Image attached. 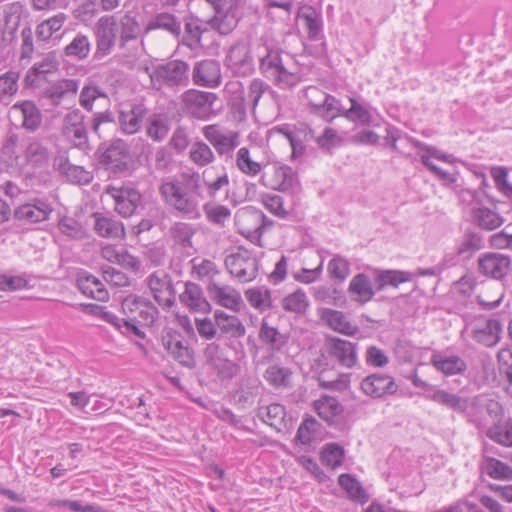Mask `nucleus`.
Masks as SVG:
<instances>
[{
	"label": "nucleus",
	"instance_id": "obj_1",
	"mask_svg": "<svg viewBox=\"0 0 512 512\" xmlns=\"http://www.w3.org/2000/svg\"><path fill=\"white\" fill-rule=\"evenodd\" d=\"M164 202L188 219L200 217L199 198L201 183L199 174L184 173L180 177L165 181L159 187Z\"/></svg>",
	"mask_w": 512,
	"mask_h": 512
},
{
	"label": "nucleus",
	"instance_id": "obj_2",
	"mask_svg": "<svg viewBox=\"0 0 512 512\" xmlns=\"http://www.w3.org/2000/svg\"><path fill=\"white\" fill-rule=\"evenodd\" d=\"M283 53L284 51L274 41L265 37L260 38V44L257 46L260 73L274 86L291 89L301 81V77L286 67L282 58Z\"/></svg>",
	"mask_w": 512,
	"mask_h": 512
},
{
	"label": "nucleus",
	"instance_id": "obj_3",
	"mask_svg": "<svg viewBox=\"0 0 512 512\" xmlns=\"http://www.w3.org/2000/svg\"><path fill=\"white\" fill-rule=\"evenodd\" d=\"M101 137V127L103 125L115 124L113 112L106 110L93 115L90 121L80 109H73L65 114L62 121V134L75 147L87 149L89 147L88 128Z\"/></svg>",
	"mask_w": 512,
	"mask_h": 512
},
{
	"label": "nucleus",
	"instance_id": "obj_4",
	"mask_svg": "<svg viewBox=\"0 0 512 512\" xmlns=\"http://www.w3.org/2000/svg\"><path fill=\"white\" fill-rule=\"evenodd\" d=\"M331 360L342 367L353 368L358 361L357 343L335 336H326L318 364L328 366Z\"/></svg>",
	"mask_w": 512,
	"mask_h": 512
},
{
	"label": "nucleus",
	"instance_id": "obj_5",
	"mask_svg": "<svg viewBox=\"0 0 512 512\" xmlns=\"http://www.w3.org/2000/svg\"><path fill=\"white\" fill-rule=\"evenodd\" d=\"M224 63L236 76L247 77L255 70L249 37H241L228 48Z\"/></svg>",
	"mask_w": 512,
	"mask_h": 512
},
{
	"label": "nucleus",
	"instance_id": "obj_6",
	"mask_svg": "<svg viewBox=\"0 0 512 512\" xmlns=\"http://www.w3.org/2000/svg\"><path fill=\"white\" fill-rule=\"evenodd\" d=\"M218 97L213 92L190 89L181 96L182 111L185 115L197 120H209L215 115L213 105Z\"/></svg>",
	"mask_w": 512,
	"mask_h": 512
},
{
	"label": "nucleus",
	"instance_id": "obj_7",
	"mask_svg": "<svg viewBox=\"0 0 512 512\" xmlns=\"http://www.w3.org/2000/svg\"><path fill=\"white\" fill-rule=\"evenodd\" d=\"M225 266L229 273L242 283L254 280L259 270V260L252 251L239 246L237 250L226 256Z\"/></svg>",
	"mask_w": 512,
	"mask_h": 512
},
{
	"label": "nucleus",
	"instance_id": "obj_8",
	"mask_svg": "<svg viewBox=\"0 0 512 512\" xmlns=\"http://www.w3.org/2000/svg\"><path fill=\"white\" fill-rule=\"evenodd\" d=\"M96 48L93 61L99 62L111 54L118 38L116 17L114 15L101 16L94 25Z\"/></svg>",
	"mask_w": 512,
	"mask_h": 512
},
{
	"label": "nucleus",
	"instance_id": "obj_9",
	"mask_svg": "<svg viewBox=\"0 0 512 512\" xmlns=\"http://www.w3.org/2000/svg\"><path fill=\"white\" fill-rule=\"evenodd\" d=\"M189 65L182 60H171L153 67L151 81L169 88L186 86L189 80Z\"/></svg>",
	"mask_w": 512,
	"mask_h": 512
},
{
	"label": "nucleus",
	"instance_id": "obj_10",
	"mask_svg": "<svg viewBox=\"0 0 512 512\" xmlns=\"http://www.w3.org/2000/svg\"><path fill=\"white\" fill-rule=\"evenodd\" d=\"M29 16L28 10L16 1L3 6L0 12V45L8 46L16 40L20 23Z\"/></svg>",
	"mask_w": 512,
	"mask_h": 512
},
{
	"label": "nucleus",
	"instance_id": "obj_11",
	"mask_svg": "<svg viewBox=\"0 0 512 512\" xmlns=\"http://www.w3.org/2000/svg\"><path fill=\"white\" fill-rule=\"evenodd\" d=\"M100 164L110 173L120 175L130 169L132 158L123 140H114L100 155Z\"/></svg>",
	"mask_w": 512,
	"mask_h": 512
},
{
	"label": "nucleus",
	"instance_id": "obj_12",
	"mask_svg": "<svg viewBox=\"0 0 512 512\" xmlns=\"http://www.w3.org/2000/svg\"><path fill=\"white\" fill-rule=\"evenodd\" d=\"M147 285L154 300L162 307L171 308L175 304L176 290L169 274L155 271L147 277Z\"/></svg>",
	"mask_w": 512,
	"mask_h": 512
},
{
	"label": "nucleus",
	"instance_id": "obj_13",
	"mask_svg": "<svg viewBox=\"0 0 512 512\" xmlns=\"http://www.w3.org/2000/svg\"><path fill=\"white\" fill-rule=\"evenodd\" d=\"M361 391L372 399H385L398 392L399 386L395 379L382 373H372L360 382Z\"/></svg>",
	"mask_w": 512,
	"mask_h": 512
},
{
	"label": "nucleus",
	"instance_id": "obj_14",
	"mask_svg": "<svg viewBox=\"0 0 512 512\" xmlns=\"http://www.w3.org/2000/svg\"><path fill=\"white\" fill-rule=\"evenodd\" d=\"M53 208L44 198H32L14 210V219L24 224H36L49 219Z\"/></svg>",
	"mask_w": 512,
	"mask_h": 512
},
{
	"label": "nucleus",
	"instance_id": "obj_15",
	"mask_svg": "<svg viewBox=\"0 0 512 512\" xmlns=\"http://www.w3.org/2000/svg\"><path fill=\"white\" fill-rule=\"evenodd\" d=\"M162 344L179 364L189 369L195 367L194 351L183 344L182 336L179 332L168 331L162 336Z\"/></svg>",
	"mask_w": 512,
	"mask_h": 512
},
{
	"label": "nucleus",
	"instance_id": "obj_16",
	"mask_svg": "<svg viewBox=\"0 0 512 512\" xmlns=\"http://www.w3.org/2000/svg\"><path fill=\"white\" fill-rule=\"evenodd\" d=\"M111 195L115 202V210L123 217L136 214L142 205V195L132 187L113 188Z\"/></svg>",
	"mask_w": 512,
	"mask_h": 512
},
{
	"label": "nucleus",
	"instance_id": "obj_17",
	"mask_svg": "<svg viewBox=\"0 0 512 512\" xmlns=\"http://www.w3.org/2000/svg\"><path fill=\"white\" fill-rule=\"evenodd\" d=\"M147 114V108L142 103H132L123 106L117 117V124L120 130L127 135L137 133L141 123Z\"/></svg>",
	"mask_w": 512,
	"mask_h": 512
},
{
	"label": "nucleus",
	"instance_id": "obj_18",
	"mask_svg": "<svg viewBox=\"0 0 512 512\" xmlns=\"http://www.w3.org/2000/svg\"><path fill=\"white\" fill-rule=\"evenodd\" d=\"M194 84L215 88L221 83L220 64L214 59H205L195 63L192 71Z\"/></svg>",
	"mask_w": 512,
	"mask_h": 512
},
{
	"label": "nucleus",
	"instance_id": "obj_19",
	"mask_svg": "<svg viewBox=\"0 0 512 512\" xmlns=\"http://www.w3.org/2000/svg\"><path fill=\"white\" fill-rule=\"evenodd\" d=\"M511 258L501 253H486L478 260L479 272L494 279H502L509 271Z\"/></svg>",
	"mask_w": 512,
	"mask_h": 512
},
{
	"label": "nucleus",
	"instance_id": "obj_20",
	"mask_svg": "<svg viewBox=\"0 0 512 512\" xmlns=\"http://www.w3.org/2000/svg\"><path fill=\"white\" fill-rule=\"evenodd\" d=\"M203 135L215 148L219 155L230 154L238 145V133L229 131L221 132L217 125H208L203 128Z\"/></svg>",
	"mask_w": 512,
	"mask_h": 512
},
{
	"label": "nucleus",
	"instance_id": "obj_21",
	"mask_svg": "<svg viewBox=\"0 0 512 512\" xmlns=\"http://www.w3.org/2000/svg\"><path fill=\"white\" fill-rule=\"evenodd\" d=\"M169 237L174 245L179 247L187 256L196 253L192 238L197 233V228L187 222H174L169 228Z\"/></svg>",
	"mask_w": 512,
	"mask_h": 512
},
{
	"label": "nucleus",
	"instance_id": "obj_22",
	"mask_svg": "<svg viewBox=\"0 0 512 512\" xmlns=\"http://www.w3.org/2000/svg\"><path fill=\"white\" fill-rule=\"evenodd\" d=\"M92 217L94 218V231L100 237L120 239L125 236V228L121 221L99 212L93 213Z\"/></svg>",
	"mask_w": 512,
	"mask_h": 512
},
{
	"label": "nucleus",
	"instance_id": "obj_23",
	"mask_svg": "<svg viewBox=\"0 0 512 512\" xmlns=\"http://www.w3.org/2000/svg\"><path fill=\"white\" fill-rule=\"evenodd\" d=\"M214 12V16L207 21V24L220 35L231 34L241 18L239 9L228 8V10H214Z\"/></svg>",
	"mask_w": 512,
	"mask_h": 512
},
{
	"label": "nucleus",
	"instance_id": "obj_24",
	"mask_svg": "<svg viewBox=\"0 0 512 512\" xmlns=\"http://www.w3.org/2000/svg\"><path fill=\"white\" fill-rule=\"evenodd\" d=\"M11 111L12 113H18L21 115V126L25 130L35 132L41 126L42 114L33 101L23 100L17 102L12 106Z\"/></svg>",
	"mask_w": 512,
	"mask_h": 512
},
{
	"label": "nucleus",
	"instance_id": "obj_25",
	"mask_svg": "<svg viewBox=\"0 0 512 512\" xmlns=\"http://www.w3.org/2000/svg\"><path fill=\"white\" fill-rule=\"evenodd\" d=\"M79 81L76 79H62L43 90L41 97L48 99L50 104L58 106L64 98L74 96L78 90Z\"/></svg>",
	"mask_w": 512,
	"mask_h": 512
},
{
	"label": "nucleus",
	"instance_id": "obj_26",
	"mask_svg": "<svg viewBox=\"0 0 512 512\" xmlns=\"http://www.w3.org/2000/svg\"><path fill=\"white\" fill-rule=\"evenodd\" d=\"M375 292L376 288L374 289L370 277L365 273H358L350 280L348 293L358 303L365 304L371 301Z\"/></svg>",
	"mask_w": 512,
	"mask_h": 512
},
{
	"label": "nucleus",
	"instance_id": "obj_27",
	"mask_svg": "<svg viewBox=\"0 0 512 512\" xmlns=\"http://www.w3.org/2000/svg\"><path fill=\"white\" fill-rule=\"evenodd\" d=\"M298 17L304 21L310 40L316 41L324 37L322 14L319 10L313 6L305 5L299 9Z\"/></svg>",
	"mask_w": 512,
	"mask_h": 512
},
{
	"label": "nucleus",
	"instance_id": "obj_28",
	"mask_svg": "<svg viewBox=\"0 0 512 512\" xmlns=\"http://www.w3.org/2000/svg\"><path fill=\"white\" fill-rule=\"evenodd\" d=\"M412 278L413 274L405 270H374V283L376 291H382L388 286L397 288L400 284L411 281Z\"/></svg>",
	"mask_w": 512,
	"mask_h": 512
},
{
	"label": "nucleus",
	"instance_id": "obj_29",
	"mask_svg": "<svg viewBox=\"0 0 512 512\" xmlns=\"http://www.w3.org/2000/svg\"><path fill=\"white\" fill-rule=\"evenodd\" d=\"M180 302L190 310L207 312L210 304L203 295L201 287L193 282H186L184 291L179 295Z\"/></svg>",
	"mask_w": 512,
	"mask_h": 512
},
{
	"label": "nucleus",
	"instance_id": "obj_30",
	"mask_svg": "<svg viewBox=\"0 0 512 512\" xmlns=\"http://www.w3.org/2000/svg\"><path fill=\"white\" fill-rule=\"evenodd\" d=\"M431 394L425 395V397L439 405H442L454 412L465 413L468 409V399L463 398L457 394L448 392L443 389H438L434 386Z\"/></svg>",
	"mask_w": 512,
	"mask_h": 512
},
{
	"label": "nucleus",
	"instance_id": "obj_31",
	"mask_svg": "<svg viewBox=\"0 0 512 512\" xmlns=\"http://www.w3.org/2000/svg\"><path fill=\"white\" fill-rule=\"evenodd\" d=\"M116 25L120 49H124L130 41L137 40L141 33L140 24L129 13L124 14L119 19L116 18Z\"/></svg>",
	"mask_w": 512,
	"mask_h": 512
},
{
	"label": "nucleus",
	"instance_id": "obj_32",
	"mask_svg": "<svg viewBox=\"0 0 512 512\" xmlns=\"http://www.w3.org/2000/svg\"><path fill=\"white\" fill-rule=\"evenodd\" d=\"M430 361L438 371L447 376L462 374L467 370L466 362L457 355L446 356L442 353H434Z\"/></svg>",
	"mask_w": 512,
	"mask_h": 512
},
{
	"label": "nucleus",
	"instance_id": "obj_33",
	"mask_svg": "<svg viewBox=\"0 0 512 512\" xmlns=\"http://www.w3.org/2000/svg\"><path fill=\"white\" fill-rule=\"evenodd\" d=\"M77 286L79 290L86 296L95 299L97 301H107L109 299V293L105 288V285L97 277L84 273L77 279Z\"/></svg>",
	"mask_w": 512,
	"mask_h": 512
},
{
	"label": "nucleus",
	"instance_id": "obj_34",
	"mask_svg": "<svg viewBox=\"0 0 512 512\" xmlns=\"http://www.w3.org/2000/svg\"><path fill=\"white\" fill-rule=\"evenodd\" d=\"M214 319L217 328L222 334L232 338H240L245 335L246 329L236 315H230L222 310L214 312Z\"/></svg>",
	"mask_w": 512,
	"mask_h": 512
},
{
	"label": "nucleus",
	"instance_id": "obj_35",
	"mask_svg": "<svg viewBox=\"0 0 512 512\" xmlns=\"http://www.w3.org/2000/svg\"><path fill=\"white\" fill-rule=\"evenodd\" d=\"M313 406L318 416L329 425L336 424L337 418L343 412V406L336 398L331 396H322L314 401Z\"/></svg>",
	"mask_w": 512,
	"mask_h": 512
},
{
	"label": "nucleus",
	"instance_id": "obj_36",
	"mask_svg": "<svg viewBox=\"0 0 512 512\" xmlns=\"http://www.w3.org/2000/svg\"><path fill=\"white\" fill-rule=\"evenodd\" d=\"M217 348L218 346L215 344H210L206 348L205 355L207 356L208 364L217 373L220 380L232 379L236 376L238 367L231 360L211 356L212 351H216Z\"/></svg>",
	"mask_w": 512,
	"mask_h": 512
},
{
	"label": "nucleus",
	"instance_id": "obj_37",
	"mask_svg": "<svg viewBox=\"0 0 512 512\" xmlns=\"http://www.w3.org/2000/svg\"><path fill=\"white\" fill-rule=\"evenodd\" d=\"M502 324L498 319H489L482 328L473 330V339L486 346H495L501 338Z\"/></svg>",
	"mask_w": 512,
	"mask_h": 512
},
{
	"label": "nucleus",
	"instance_id": "obj_38",
	"mask_svg": "<svg viewBox=\"0 0 512 512\" xmlns=\"http://www.w3.org/2000/svg\"><path fill=\"white\" fill-rule=\"evenodd\" d=\"M161 29L175 38H179L181 36V22L178 18L169 12H160L157 13L147 24L146 30H156Z\"/></svg>",
	"mask_w": 512,
	"mask_h": 512
},
{
	"label": "nucleus",
	"instance_id": "obj_39",
	"mask_svg": "<svg viewBox=\"0 0 512 512\" xmlns=\"http://www.w3.org/2000/svg\"><path fill=\"white\" fill-rule=\"evenodd\" d=\"M322 317L326 320L330 328L341 334L353 336L359 331V328L356 325L351 324L341 311L325 309Z\"/></svg>",
	"mask_w": 512,
	"mask_h": 512
},
{
	"label": "nucleus",
	"instance_id": "obj_40",
	"mask_svg": "<svg viewBox=\"0 0 512 512\" xmlns=\"http://www.w3.org/2000/svg\"><path fill=\"white\" fill-rule=\"evenodd\" d=\"M210 295L216 302L228 309L237 310L241 301L240 294L229 286H219L212 283L208 287Z\"/></svg>",
	"mask_w": 512,
	"mask_h": 512
},
{
	"label": "nucleus",
	"instance_id": "obj_41",
	"mask_svg": "<svg viewBox=\"0 0 512 512\" xmlns=\"http://www.w3.org/2000/svg\"><path fill=\"white\" fill-rule=\"evenodd\" d=\"M286 410L285 407L278 403L270 404L267 407L261 408L258 412V417L267 425L280 432L286 428L285 424Z\"/></svg>",
	"mask_w": 512,
	"mask_h": 512
},
{
	"label": "nucleus",
	"instance_id": "obj_42",
	"mask_svg": "<svg viewBox=\"0 0 512 512\" xmlns=\"http://www.w3.org/2000/svg\"><path fill=\"white\" fill-rule=\"evenodd\" d=\"M351 106L344 112V118L350 122H358L362 126H370L373 121L371 105L360 103L355 97H349Z\"/></svg>",
	"mask_w": 512,
	"mask_h": 512
},
{
	"label": "nucleus",
	"instance_id": "obj_43",
	"mask_svg": "<svg viewBox=\"0 0 512 512\" xmlns=\"http://www.w3.org/2000/svg\"><path fill=\"white\" fill-rule=\"evenodd\" d=\"M484 248V239L479 232L467 229L457 248V254L463 259H470L477 251Z\"/></svg>",
	"mask_w": 512,
	"mask_h": 512
},
{
	"label": "nucleus",
	"instance_id": "obj_44",
	"mask_svg": "<svg viewBox=\"0 0 512 512\" xmlns=\"http://www.w3.org/2000/svg\"><path fill=\"white\" fill-rule=\"evenodd\" d=\"M20 73L9 70L0 75V103L9 105L19 89Z\"/></svg>",
	"mask_w": 512,
	"mask_h": 512
},
{
	"label": "nucleus",
	"instance_id": "obj_45",
	"mask_svg": "<svg viewBox=\"0 0 512 512\" xmlns=\"http://www.w3.org/2000/svg\"><path fill=\"white\" fill-rule=\"evenodd\" d=\"M315 131L309 125L300 123L295 127V137L292 144L291 158L297 159L302 157L306 152V144L314 141Z\"/></svg>",
	"mask_w": 512,
	"mask_h": 512
},
{
	"label": "nucleus",
	"instance_id": "obj_46",
	"mask_svg": "<svg viewBox=\"0 0 512 512\" xmlns=\"http://www.w3.org/2000/svg\"><path fill=\"white\" fill-rule=\"evenodd\" d=\"M338 484L346 491L351 500L358 501L361 504L369 501V495L362 484L350 474H341L338 477Z\"/></svg>",
	"mask_w": 512,
	"mask_h": 512
},
{
	"label": "nucleus",
	"instance_id": "obj_47",
	"mask_svg": "<svg viewBox=\"0 0 512 512\" xmlns=\"http://www.w3.org/2000/svg\"><path fill=\"white\" fill-rule=\"evenodd\" d=\"M486 436L501 446L512 447V418L509 417L503 422L490 426L486 431Z\"/></svg>",
	"mask_w": 512,
	"mask_h": 512
},
{
	"label": "nucleus",
	"instance_id": "obj_48",
	"mask_svg": "<svg viewBox=\"0 0 512 512\" xmlns=\"http://www.w3.org/2000/svg\"><path fill=\"white\" fill-rule=\"evenodd\" d=\"M205 31L206 28L198 18H190L185 22L181 43L190 49H197L202 46L201 38Z\"/></svg>",
	"mask_w": 512,
	"mask_h": 512
},
{
	"label": "nucleus",
	"instance_id": "obj_49",
	"mask_svg": "<svg viewBox=\"0 0 512 512\" xmlns=\"http://www.w3.org/2000/svg\"><path fill=\"white\" fill-rule=\"evenodd\" d=\"M314 142L321 152L332 155L336 148L342 146L343 139L336 129L325 127L319 136L315 135Z\"/></svg>",
	"mask_w": 512,
	"mask_h": 512
},
{
	"label": "nucleus",
	"instance_id": "obj_50",
	"mask_svg": "<svg viewBox=\"0 0 512 512\" xmlns=\"http://www.w3.org/2000/svg\"><path fill=\"white\" fill-rule=\"evenodd\" d=\"M260 391V383L257 380H250L241 385L235 392L234 399L237 406L242 409L251 407Z\"/></svg>",
	"mask_w": 512,
	"mask_h": 512
},
{
	"label": "nucleus",
	"instance_id": "obj_51",
	"mask_svg": "<svg viewBox=\"0 0 512 512\" xmlns=\"http://www.w3.org/2000/svg\"><path fill=\"white\" fill-rule=\"evenodd\" d=\"M91 50V44L88 37L82 33H78L72 41L64 48V53L68 57L77 60H84L88 57Z\"/></svg>",
	"mask_w": 512,
	"mask_h": 512
},
{
	"label": "nucleus",
	"instance_id": "obj_52",
	"mask_svg": "<svg viewBox=\"0 0 512 512\" xmlns=\"http://www.w3.org/2000/svg\"><path fill=\"white\" fill-rule=\"evenodd\" d=\"M47 505L50 508H67L72 512H109L97 504H83L79 500L52 499Z\"/></svg>",
	"mask_w": 512,
	"mask_h": 512
},
{
	"label": "nucleus",
	"instance_id": "obj_53",
	"mask_svg": "<svg viewBox=\"0 0 512 512\" xmlns=\"http://www.w3.org/2000/svg\"><path fill=\"white\" fill-rule=\"evenodd\" d=\"M475 222L484 230H494L500 227L503 223V218L495 211L489 208H478L473 212Z\"/></svg>",
	"mask_w": 512,
	"mask_h": 512
},
{
	"label": "nucleus",
	"instance_id": "obj_54",
	"mask_svg": "<svg viewBox=\"0 0 512 512\" xmlns=\"http://www.w3.org/2000/svg\"><path fill=\"white\" fill-rule=\"evenodd\" d=\"M323 110L320 114V118L327 123L333 122L334 119L341 116L344 117V112L347 110L342 105L340 99L335 96L326 93L324 96Z\"/></svg>",
	"mask_w": 512,
	"mask_h": 512
},
{
	"label": "nucleus",
	"instance_id": "obj_55",
	"mask_svg": "<svg viewBox=\"0 0 512 512\" xmlns=\"http://www.w3.org/2000/svg\"><path fill=\"white\" fill-rule=\"evenodd\" d=\"M249 304L260 311H265L272 306L271 292L266 288H251L245 292Z\"/></svg>",
	"mask_w": 512,
	"mask_h": 512
},
{
	"label": "nucleus",
	"instance_id": "obj_56",
	"mask_svg": "<svg viewBox=\"0 0 512 512\" xmlns=\"http://www.w3.org/2000/svg\"><path fill=\"white\" fill-rule=\"evenodd\" d=\"M169 132V121L165 115L154 114L148 122L146 133L154 141H162Z\"/></svg>",
	"mask_w": 512,
	"mask_h": 512
},
{
	"label": "nucleus",
	"instance_id": "obj_57",
	"mask_svg": "<svg viewBox=\"0 0 512 512\" xmlns=\"http://www.w3.org/2000/svg\"><path fill=\"white\" fill-rule=\"evenodd\" d=\"M291 374V370L287 367L272 365L266 369L264 378L274 387H287L290 384Z\"/></svg>",
	"mask_w": 512,
	"mask_h": 512
},
{
	"label": "nucleus",
	"instance_id": "obj_58",
	"mask_svg": "<svg viewBox=\"0 0 512 512\" xmlns=\"http://www.w3.org/2000/svg\"><path fill=\"white\" fill-rule=\"evenodd\" d=\"M345 454L344 449L342 446H340L337 443H328L323 447V450L321 452V460L322 463L330 467L332 469H335L342 465L344 460Z\"/></svg>",
	"mask_w": 512,
	"mask_h": 512
},
{
	"label": "nucleus",
	"instance_id": "obj_59",
	"mask_svg": "<svg viewBox=\"0 0 512 512\" xmlns=\"http://www.w3.org/2000/svg\"><path fill=\"white\" fill-rule=\"evenodd\" d=\"M203 210L207 220L220 227H223L231 217V210L224 205L206 203L203 206Z\"/></svg>",
	"mask_w": 512,
	"mask_h": 512
},
{
	"label": "nucleus",
	"instance_id": "obj_60",
	"mask_svg": "<svg viewBox=\"0 0 512 512\" xmlns=\"http://www.w3.org/2000/svg\"><path fill=\"white\" fill-rule=\"evenodd\" d=\"M274 180L277 190L287 191L296 184L297 173L287 165L278 166L275 167Z\"/></svg>",
	"mask_w": 512,
	"mask_h": 512
},
{
	"label": "nucleus",
	"instance_id": "obj_61",
	"mask_svg": "<svg viewBox=\"0 0 512 512\" xmlns=\"http://www.w3.org/2000/svg\"><path fill=\"white\" fill-rule=\"evenodd\" d=\"M485 470L487 475L493 479L512 480V467L496 458L486 459Z\"/></svg>",
	"mask_w": 512,
	"mask_h": 512
},
{
	"label": "nucleus",
	"instance_id": "obj_62",
	"mask_svg": "<svg viewBox=\"0 0 512 512\" xmlns=\"http://www.w3.org/2000/svg\"><path fill=\"white\" fill-rule=\"evenodd\" d=\"M236 165L241 172L249 176H256L261 171V164L250 158V151L242 147L237 152Z\"/></svg>",
	"mask_w": 512,
	"mask_h": 512
},
{
	"label": "nucleus",
	"instance_id": "obj_63",
	"mask_svg": "<svg viewBox=\"0 0 512 512\" xmlns=\"http://www.w3.org/2000/svg\"><path fill=\"white\" fill-rule=\"evenodd\" d=\"M190 159L198 166H206L213 162L214 154L211 148L203 141L195 142L190 150Z\"/></svg>",
	"mask_w": 512,
	"mask_h": 512
},
{
	"label": "nucleus",
	"instance_id": "obj_64",
	"mask_svg": "<svg viewBox=\"0 0 512 512\" xmlns=\"http://www.w3.org/2000/svg\"><path fill=\"white\" fill-rule=\"evenodd\" d=\"M329 276L339 282H343L350 274V264L342 256H334L328 263Z\"/></svg>",
	"mask_w": 512,
	"mask_h": 512
}]
</instances>
